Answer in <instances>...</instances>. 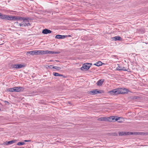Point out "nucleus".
<instances>
[{"label":"nucleus","instance_id":"obj_1","mask_svg":"<svg viewBox=\"0 0 148 148\" xmlns=\"http://www.w3.org/2000/svg\"><path fill=\"white\" fill-rule=\"evenodd\" d=\"M20 21H23V22L19 23V25L20 27L23 26H28L30 25V20H29L28 18H25L23 17H21L18 16H16V18L15 20Z\"/></svg>","mask_w":148,"mask_h":148},{"label":"nucleus","instance_id":"obj_2","mask_svg":"<svg viewBox=\"0 0 148 148\" xmlns=\"http://www.w3.org/2000/svg\"><path fill=\"white\" fill-rule=\"evenodd\" d=\"M128 90L125 88H118L113 89L110 91V93L112 95H116L119 94H123L127 93Z\"/></svg>","mask_w":148,"mask_h":148},{"label":"nucleus","instance_id":"obj_3","mask_svg":"<svg viewBox=\"0 0 148 148\" xmlns=\"http://www.w3.org/2000/svg\"><path fill=\"white\" fill-rule=\"evenodd\" d=\"M0 18L3 19L15 20V19L16 18V16L2 14L0 13Z\"/></svg>","mask_w":148,"mask_h":148},{"label":"nucleus","instance_id":"obj_4","mask_svg":"<svg viewBox=\"0 0 148 148\" xmlns=\"http://www.w3.org/2000/svg\"><path fill=\"white\" fill-rule=\"evenodd\" d=\"M27 55L29 54L31 55H42V50H35L28 51L27 52Z\"/></svg>","mask_w":148,"mask_h":148},{"label":"nucleus","instance_id":"obj_5","mask_svg":"<svg viewBox=\"0 0 148 148\" xmlns=\"http://www.w3.org/2000/svg\"><path fill=\"white\" fill-rule=\"evenodd\" d=\"M92 65V64L90 63H86L84 64L83 65L82 67H81V69L82 71H84V70H87L89 69Z\"/></svg>","mask_w":148,"mask_h":148},{"label":"nucleus","instance_id":"obj_6","mask_svg":"<svg viewBox=\"0 0 148 148\" xmlns=\"http://www.w3.org/2000/svg\"><path fill=\"white\" fill-rule=\"evenodd\" d=\"M103 92V91L102 90H98L97 89H95L90 91V93L92 95H94L98 93H101Z\"/></svg>","mask_w":148,"mask_h":148},{"label":"nucleus","instance_id":"obj_7","mask_svg":"<svg viewBox=\"0 0 148 148\" xmlns=\"http://www.w3.org/2000/svg\"><path fill=\"white\" fill-rule=\"evenodd\" d=\"M120 117L116 116H111L108 117L109 121L111 122L113 121H116L119 120Z\"/></svg>","mask_w":148,"mask_h":148},{"label":"nucleus","instance_id":"obj_8","mask_svg":"<svg viewBox=\"0 0 148 148\" xmlns=\"http://www.w3.org/2000/svg\"><path fill=\"white\" fill-rule=\"evenodd\" d=\"M15 92H23L24 90V87L20 86L17 87H15Z\"/></svg>","mask_w":148,"mask_h":148},{"label":"nucleus","instance_id":"obj_9","mask_svg":"<svg viewBox=\"0 0 148 148\" xmlns=\"http://www.w3.org/2000/svg\"><path fill=\"white\" fill-rule=\"evenodd\" d=\"M13 68L20 69L25 66V65L22 64H13L11 66Z\"/></svg>","mask_w":148,"mask_h":148},{"label":"nucleus","instance_id":"obj_10","mask_svg":"<svg viewBox=\"0 0 148 148\" xmlns=\"http://www.w3.org/2000/svg\"><path fill=\"white\" fill-rule=\"evenodd\" d=\"M118 66L116 68V70L118 71L123 70L124 71H127V70L126 69L125 67H122L119 64H117Z\"/></svg>","mask_w":148,"mask_h":148},{"label":"nucleus","instance_id":"obj_11","mask_svg":"<svg viewBox=\"0 0 148 148\" xmlns=\"http://www.w3.org/2000/svg\"><path fill=\"white\" fill-rule=\"evenodd\" d=\"M51 32V31L47 29H45L42 30V33L45 34H50Z\"/></svg>","mask_w":148,"mask_h":148},{"label":"nucleus","instance_id":"obj_12","mask_svg":"<svg viewBox=\"0 0 148 148\" xmlns=\"http://www.w3.org/2000/svg\"><path fill=\"white\" fill-rule=\"evenodd\" d=\"M53 51H49V50H46V51H43L42 50V55L43 54H52Z\"/></svg>","mask_w":148,"mask_h":148},{"label":"nucleus","instance_id":"obj_13","mask_svg":"<svg viewBox=\"0 0 148 148\" xmlns=\"http://www.w3.org/2000/svg\"><path fill=\"white\" fill-rule=\"evenodd\" d=\"M98 120L100 121H108L109 120L106 117H101L99 118Z\"/></svg>","mask_w":148,"mask_h":148},{"label":"nucleus","instance_id":"obj_14","mask_svg":"<svg viewBox=\"0 0 148 148\" xmlns=\"http://www.w3.org/2000/svg\"><path fill=\"white\" fill-rule=\"evenodd\" d=\"M15 142L14 140H12L9 141H6L5 143V144L6 145H8L9 144H12Z\"/></svg>","mask_w":148,"mask_h":148},{"label":"nucleus","instance_id":"obj_15","mask_svg":"<svg viewBox=\"0 0 148 148\" xmlns=\"http://www.w3.org/2000/svg\"><path fill=\"white\" fill-rule=\"evenodd\" d=\"M65 37V36L64 35H57L56 36L55 38L57 39H62L64 38Z\"/></svg>","mask_w":148,"mask_h":148},{"label":"nucleus","instance_id":"obj_16","mask_svg":"<svg viewBox=\"0 0 148 148\" xmlns=\"http://www.w3.org/2000/svg\"><path fill=\"white\" fill-rule=\"evenodd\" d=\"M111 38L115 41L120 40L121 39V37L119 36H116L112 38Z\"/></svg>","mask_w":148,"mask_h":148},{"label":"nucleus","instance_id":"obj_17","mask_svg":"<svg viewBox=\"0 0 148 148\" xmlns=\"http://www.w3.org/2000/svg\"><path fill=\"white\" fill-rule=\"evenodd\" d=\"M93 64L99 66H101L102 64V63L101 61H98Z\"/></svg>","mask_w":148,"mask_h":148},{"label":"nucleus","instance_id":"obj_18","mask_svg":"<svg viewBox=\"0 0 148 148\" xmlns=\"http://www.w3.org/2000/svg\"><path fill=\"white\" fill-rule=\"evenodd\" d=\"M126 132H119V136H125L127 135Z\"/></svg>","mask_w":148,"mask_h":148},{"label":"nucleus","instance_id":"obj_19","mask_svg":"<svg viewBox=\"0 0 148 148\" xmlns=\"http://www.w3.org/2000/svg\"><path fill=\"white\" fill-rule=\"evenodd\" d=\"M15 87L13 88H9L8 89V90L10 92H15Z\"/></svg>","mask_w":148,"mask_h":148},{"label":"nucleus","instance_id":"obj_20","mask_svg":"<svg viewBox=\"0 0 148 148\" xmlns=\"http://www.w3.org/2000/svg\"><path fill=\"white\" fill-rule=\"evenodd\" d=\"M53 75L56 76H63L62 75L60 74L57 73H55L53 74Z\"/></svg>","mask_w":148,"mask_h":148},{"label":"nucleus","instance_id":"obj_21","mask_svg":"<svg viewBox=\"0 0 148 148\" xmlns=\"http://www.w3.org/2000/svg\"><path fill=\"white\" fill-rule=\"evenodd\" d=\"M104 80L103 79H101L98 81L97 83H102L104 82Z\"/></svg>","mask_w":148,"mask_h":148},{"label":"nucleus","instance_id":"obj_22","mask_svg":"<svg viewBox=\"0 0 148 148\" xmlns=\"http://www.w3.org/2000/svg\"><path fill=\"white\" fill-rule=\"evenodd\" d=\"M25 144V143L24 142H19L17 143V145H24Z\"/></svg>","mask_w":148,"mask_h":148},{"label":"nucleus","instance_id":"obj_23","mask_svg":"<svg viewBox=\"0 0 148 148\" xmlns=\"http://www.w3.org/2000/svg\"><path fill=\"white\" fill-rule=\"evenodd\" d=\"M127 135H133L134 133L132 132H126Z\"/></svg>","mask_w":148,"mask_h":148},{"label":"nucleus","instance_id":"obj_24","mask_svg":"<svg viewBox=\"0 0 148 148\" xmlns=\"http://www.w3.org/2000/svg\"><path fill=\"white\" fill-rule=\"evenodd\" d=\"M55 69L57 70H59L61 69V68L60 67H58L56 66H55Z\"/></svg>","mask_w":148,"mask_h":148},{"label":"nucleus","instance_id":"obj_25","mask_svg":"<svg viewBox=\"0 0 148 148\" xmlns=\"http://www.w3.org/2000/svg\"><path fill=\"white\" fill-rule=\"evenodd\" d=\"M52 54H59L60 53L59 51H53Z\"/></svg>","mask_w":148,"mask_h":148},{"label":"nucleus","instance_id":"obj_26","mask_svg":"<svg viewBox=\"0 0 148 148\" xmlns=\"http://www.w3.org/2000/svg\"><path fill=\"white\" fill-rule=\"evenodd\" d=\"M134 133V135H138V133H140V132H133Z\"/></svg>","mask_w":148,"mask_h":148},{"label":"nucleus","instance_id":"obj_27","mask_svg":"<svg viewBox=\"0 0 148 148\" xmlns=\"http://www.w3.org/2000/svg\"><path fill=\"white\" fill-rule=\"evenodd\" d=\"M31 140H25L24 141L25 142H31Z\"/></svg>","mask_w":148,"mask_h":148},{"label":"nucleus","instance_id":"obj_28","mask_svg":"<svg viewBox=\"0 0 148 148\" xmlns=\"http://www.w3.org/2000/svg\"><path fill=\"white\" fill-rule=\"evenodd\" d=\"M45 67L47 69H48V68H49L50 66H49L48 65H45Z\"/></svg>","mask_w":148,"mask_h":148},{"label":"nucleus","instance_id":"obj_29","mask_svg":"<svg viewBox=\"0 0 148 148\" xmlns=\"http://www.w3.org/2000/svg\"><path fill=\"white\" fill-rule=\"evenodd\" d=\"M102 84H97V85L98 86H102Z\"/></svg>","mask_w":148,"mask_h":148},{"label":"nucleus","instance_id":"obj_30","mask_svg":"<svg viewBox=\"0 0 148 148\" xmlns=\"http://www.w3.org/2000/svg\"><path fill=\"white\" fill-rule=\"evenodd\" d=\"M4 102L6 103H9V102L8 101H5Z\"/></svg>","mask_w":148,"mask_h":148},{"label":"nucleus","instance_id":"obj_31","mask_svg":"<svg viewBox=\"0 0 148 148\" xmlns=\"http://www.w3.org/2000/svg\"><path fill=\"white\" fill-rule=\"evenodd\" d=\"M52 66H53L52 65H50V66H50L49 68H50L51 69H52Z\"/></svg>","mask_w":148,"mask_h":148},{"label":"nucleus","instance_id":"obj_32","mask_svg":"<svg viewBox=\"0 0 148 148\" xmlns=\"http://www.w3.org/2000/svg\"><path fill=\"white\" fill-rule=\"evenodd\" d=\"M55 66H52V69H55Z\"/></svg>","mask_w":148,"mask_h":148},{"label":"nucleus","instance_id":"obj_33","mask_svg":"<svg viewBox=\"0 0 148 148\" xmlns=\"http://www.w3.org/2000/svg\"><path fill=\"white\" fill-rule=\"evenodd\" d=\"M68 104H71V102H70V101H69V102H68Z\"/></svg>","mask_w":148,"mask_h":148},{"label":"nucleus","instance_id":"obj_34","mask_svg":"<svg viewBox=\"0 0 148 148\" xmlns=\"http://www.w3.org/2000/svg\"><path fill=\"white\" fill-rule=\"evenodd\" d=\"M18 22H16V23H15V24H18Z\"/></svg>","mask_w":148,"mask_h":148},{"label":"nucleus","instance_id":"obj_35","mask_svg":"<svg viewBox=\"0 0 148 148\" xmlns=\"http://www.w3.org/2000/svg\"><path fill=\"white\" fill-rule=\"evenodd\" d=\"M49 61H50V62H53V61L52 60H50Z\"/></svg>","mask_w":148,"mask_h":148},{"label":"nucleus","instance_id":"obj_36","mask_svg":"<svg viewBox=\"0 0 148 148\" xmlns=\"http://www.w3.org/2000/svg\"><path fill=\"white\" fill-rule=\"evenodd\" d=\"M140 133H138V135H139V134H140Z\"/></svg>","mask_w":148,"mask_h":148},{"label":"nucleus","instance_id":"obj_37","mask_svg":"<svg viewBox=\"0 0 148 148\" xmlns=\"http://www.w3.org/2000/svg\"><path fill=\"white\" fill-rule=\"evenodd\" d=\"M56 62H59V61L58 60H56Z\"/></svg>","mask_w":148,"mask_h":148},{"label":"nucleus","instance_id":"obj_38","mask_svg":"<svg viewBox=\"0 0 148 148\" xmlns=\"http://www.w3.org/2000/svg\"><path fill=\"white\" fill-rule=\"evenodd\" d=\"M2 44H1V45H2ZM0 45H1V44H0Z\"/></svg>","mask_w":148,"mask_h":148}]
</instances>
